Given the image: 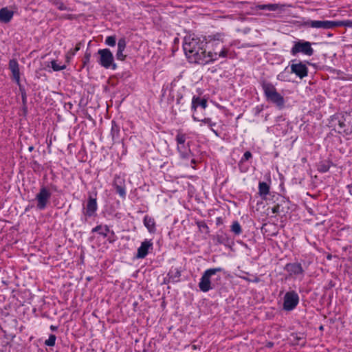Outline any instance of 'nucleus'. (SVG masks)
Segmentation results:
<instances>
[{
    "label": "nucleus",
    "instance_id": "obj_1",
    "mask_svg": "<svg viewBox=\"0 0 352 352\" xmlns=\"http://www.w3.org/2000/svg\"><path fill=\"white\" fill-rule=\"evenodd\" d=\"M206 43L197 37H185L183 49L190 62L206 65Z\"/></svg>",
    "mask_w": 352,
    "mask_h": 352
},
{
    "label": "nucleus",
    "instance_id": "obj_2",
    "mask_svg": "<svg viewBox=\"0 0 352 352\" xmlns=\"http://www.w3.org/2000/svg\"><path fill=\"white\" fill-rule=\"evenodd\" d=\"M262 88L267 101L275 104L279 108L284 106L285 100L283 97L277 92L275 87L270 82H263Z\"/></svg>",
    "mask_w": 352,
    "mask_h": 352
},
{
    "label": "nucleus",
    "instance_id": "obj_3",
    "mask_svg": "<svg viewBox=\"0 0 352 352\" xmlns=\"http://www.w3.org/2000/svg\"><path fill=\"white\" fill-rule=\"evenodd\" d=\"M212 49L208 52L206 51V64L217 60L219 58H226L228 54V50L222 43H210Z\"/></svg>",
    "mask_w": 352,
    "mask_h": 352
},
{
    "label": "nucleus",
    "instance_id": "obj_4",
    "mask_svg": "<svg viewBox=\"0 0 352 352\" xmlns=\"http://www.w3.org/2000/svg\"><path fill=\"white\" fill-rule=\"evenodd\" d=\"M221 267L210 268L204 272L200 282L199 283V287L203 292H207L214 287V285L211 282V277L216 275L217 272H221Z\"/></svg>",
    "mask_w": 352,
    "mask_h": 352
},
{
    "label": "nucleus",
    "instance_id": "obj_5",
    "mask_svg": "<svg viewBox=\"0 0 352 352\" xmlns=\"http://www.w3.org/2000/svg\"><path fill=\"white\" fill-rule=\"evenodd\" d=\"M98 54L100 56L98 63L106 69L111 68L116 69L117 68L116 64L114 63L113 54L109 49H101L98 51Z\"/></svg>",
    "mask_w": 352,
    "mask_h": 352
},
{
    "label": "nucleus",
    "instance_id": "obj_6",
    "mask_svg": "<svg viewBox=\"0 0 352 352\" xmlns=\"http://www.w3.org/2000/svg\"><path fill=\"white\" fill-rule=\"evenodd\" d=\"M338 129L340 133H344L346 135L352 133V115L345 113L338 119Z\"/></svg>",
    "mask_w": 352,
    "mask_h": 352
},
{
    "label": "nucleus",
    "instance_id": "obj_7",
    "mask_svg": "<svg viewBox=\"0 0 352 352\" xmlns=\"http://www.w3.org/2000/svg\"><path fill=\"white\" fill-rule=\"evenodd\" d=\"M299 302L298 294L294 291L288 292L284 296L283 309L286 311L293 310Z\"/></svg>",
    "mask_w": 352,
    "mask_h": 352
},
{
    "label": "nucleus",
    "instance_id": "obj_8",
    "mask_svg": "<svg viewBox=\"0 0 352 352\" xmlns=\"http://www.w3.org/2000/svg\"><path fill=\"white\" fill-rule=\"evenodd\" d=\"M299 52H302L307 56H311L314 54V50L311 47V43L308 41H298L295 43L291 50V53L294 56Z\"/></svg>",
    "mask_w": 352,
    "mask_h": 352
},
{
    "label": "nucleus",
    "instance_id": "obj_9",
    "mask_svg": "<svg viewBox=\"0 0 352 352\" xmlns=\"http://www.w3.org/2000/svg\"><path fill=\"white\" fill-rule=\"evenodd\" d=\"M51 197V192L45 187H42L39 192L36 195L37 201V208L39 210H43L46 208L47 204Z\"/></svg>",
    "mask_w": 352,
    "mask_h": 352
},
{
    "label": "nucleus",
    "instance_id": "obj_10",
    "mask_svg": "<svg viewBox=\"0 0 352 352\" xmlns=\"http://www.w3.org/2000/svg\"><path fill=\"white\" fill-rule=\"evenodd\" d=\"M306 25L313 28L329 30L336 27V21L311 20L306 22Z\"/></svg>",
    "mask_w": 352,
    "mask_h": 352
},
{
    "label": "nucleus",
    "instance_id": "obj_11",
    "mask_svg": "<svg viewBox=\"0 0 352 352\" xmlns=\"http://www.w3.org/2000/svg\"><path fill=\"white\" fill-rule=\"evenodd\" d=\"M291 72L295 74L300 79L306 77L308 74V68L306 65L302 62L298 63H292L290 66Z\"/></svg>",
    "mask_w": 352,
    "mask_h": 352
},
{
    "label": "nucleus",
    "instance_id": "obj_12",
    "mask_svg": "<svg viewBox=\"0 0 352 352\" xmlns=\"http://www.w3.org/2000/svg\"><path fill=\"white\" fill-rule=\"evenodd\" d=\"M113 186L120 196L124 198L126 196L124 179L120 176L116 175L113 179Z\"/></svg>",
    "mask_w": 352,
    "mask_h": 352
},
{
    "label": "nucleus",
    "instance_id": "obj_13",
    "mask_svg": "<svg viewBox=\"0 0 352 352\" xmlns=\"http://www.w3.org/2000/svg\"><path fill=\"white\" fill-rule=\"evenodd\" d=\"M153 243L151 241H144L142 243L138 249L136 257L138 258H144L148 254V250L152 248Z\"/></svg>",
    "mask_w": 352,
    "mask_h": 352
},
{
    "label": "nucleus",
    "instance_id": "obj_14",
    "mask_svg": "<svg viewBox=\"0 0 352 352\" xmlns=\"http://www.w3.org/2000/svg\"><path fill=\"white\" fill-rule=\"evenodd\" d=\"M117 45L118 49L116 54V58L120 60H124L126 55L123 54V52L124 51L126 46L125 38H122L119 39Z\"/></svg>",
    "mask_w": 352,
    "mask_h": 352
},
{
    "label": "nucleus",
    "instance_id": "obj_15",
    "mask_svg": "<svg viewBox=\"0 0 352 352\" xmlns=\"http://www.w3.org/2000/svg\"><path fill=\"white\" fill-rule=\"evenodd\" d=\"M9 69L12 73V76L14 79L17 82V83H19L20 81V72H19V64L16 60L12 59L9 62Z\"/></svg>",
    "mask_w": 352,
    "mask_h": 352
},
{
    "label": "nucleus",
    "instance_id": "obj_16",
    "mask_svg": "<svg viewBox=\"0 0 352 352\" xmlns=\"http://www.w3.org/2000/svg\"><path fill=\"white\" fill-rule=\"evenodd\" d=\"M285 270L289 273L290 275H297L303 273V270L300 263H288L285 266Z\"/></svg>",
    "mask_w": 352,
    "mask_h": 352
},
{
    "label": "nucleus",
    "instance_id": "obj_17",
    "mask_svg": "<svg viewBox=\"0 0 352 352\" xmlns=\"http://www.w3.org/2000/svg\"><path fill=\"white\" fill-rule=\"evenodd\" d=\"M289 339L292 345L303 346L305 344V336L302 333H293Z\"/></svg>",
    "mask_w": 352,
    "mask_h": 352
},
{
    "label": "nucleus",
    "instance_id": "obj_18",
    "mask_svg": "<svg viewBox=\"0 0 352 352\" xmlns=\"http://www.w3.org/2000/svg\"><path fill=\"white\" fill-rule=\"evenodd\" d=\"M13 15V11L8 10L7 8H3L0 10V21L7 23L10 21Z\"/></svg>",
    "mask_w": 352,
    "mask_h": 352
},
{
    "label": "nucleus",
    "instance_id": "obj_19",
    "mask_svg": "<svg viewBox=\"0 0 352 352\" xmlns=\"http://www.w3.org/2000/svg\"><path fill=\"white\" fill-rule=\"evenodd\" d=\"M96 199L89 197L87 204L86 215L91 217L97 210Z\"/></svg>",
    "mask_w": 352,
    "mask_h": 352
},
{
    "label": "nucleus",
    "instance_id": "obj_20",
    "mask_svg": "<svg viewBox=\"0 0 352 352\" xmlns=\"http://www.w3.org/2000/svg\"><path fill=\"white\" fill-rule=\"evenodd\" d=\"M269 192L270 186L266 182H260L258 184V194L262 199H265Z\"/></svg>",
    "mask_w": 352,
    "mask_h": 352
},
{
    "label": "nucleus",
    "instance_id": "obj_21",
    "mask_svg": "<svg viewBox=\"0 0 352 352\" xmlns=\"http://www.w3.org/2000/svg\"><path fill=\"white\" fill-rule=\"evenodd\" d=\"M144 224L150 232L155 231V222L153 218L146 215L144 218Z\"/></svg>",
    "mask_w": 352,
    "mask_h": 352
},
{
    "label": "nucleus",
    "instance_id": "obj_22",
    "mask_svg": "<svg viewBox=\"0 0 352 352\" xmlns=\"http://www.w3.org/2000/svg\"><path fill=\"white\" fill-rule=\"evenodd\" d=\"M197 106L201 107L203 109H206L207 107V101L205 99H200L199 98L193 97L192 100V109L195 111Z\"/></svg>",
    "mask_w": 352,
    "mask_h": 352
},
{
    "label": "nucleus",
    "instance_id": "obj_23",
    "mask_svg": "<svg viewBox=\"0 0 352 352\" xmlns=\"http://www.w3.org/2000/svg\"><path fill=\"white\" fill-rule=\"evenodd\" d=\"M177 150L183 158H188L190 155V149L184 144H177Z\"/></svg>",
    "mask_w": 352,
    "mask_h": 352
},
{
    "label": "nucleus",
    "instance_id": "obj_24",
    "mask_svg": "<svg viewBox=\"0 0 352 352\" xmlns=\"http://www.w3.org/2000/svg\"><path fill=\"white\" fill-rule=\"evenodd\" d=\"M120 126L116 123L115 121L111 122V135L113 140L119 138Z\"/></svg>",
    "mask_w": 352,
    "mask_h": 352
},
{
    "label": "nucleus",
    "instance_id": "obj_25",
    "mask_svg": "<svg viewBox=\"0 0 352 352\" xmlns=\"http://www.w3.org/2000/svg\"><path fill=\"white\" fill-rule=\"evenodd\" d=\"M256 7L259 10H267L270 11H276L280 8V6L278 4H276V3H269V4L258 5Z\"/></svg>",
    "mask_w": 352,
    "mask_h": 352
},
{
    "label": "nucleus",
    "instance_id": "obj_26",
    "mask_svg": "<svg viewBox=\"0 0 352 352\" xmlns=\"http://www.w3.org/2000/svg\"><path fill=\"white\" fill-rule=\"evenodd\" d=\"M93 232H98L100 234L103 236H107L108 232H109V228L107 226L102 227V226H98L92 229Z\"/></svg>",
    "mask_w": 352,
    "mask_h": 352
},
{
    "label": "nucleus",
    "instance_id": "obj_27",
    "mask_svg": "<svg viewBox=\"0 0 352 352\" xmlns=\"http://www.w3.org/2000/svg\"><path fill=\"white\" fill-rule=\"evenodd\" d=\"M210 39L208 41L209 44L210 43H223V34H217L212 36H209Z\"/></svg>",
    "mask_w": 352,
    "mask_h": 352
},
{
    "label": "nucleus",
    "instance_id": "obj_28",
    "mask_svg": "<svg viewBox=\"0 0 352 352\" xmlns=\"http://www.w3.org/2000/svg\"><path fill=\"white\" fill-rule=\"evenodd\" d=\"M231 231L236 235H239L242 232L241 227L238 221H234L231 226Z\"/></svg>",
    "mask_w": 352,
    "mask_h": 352
},
{
    "label": "nucleus",
    "instance_id": "obj_29",
    "mask_svg": "<svg viewBox=\"0 0 352 352\" xmlns=\"http://www.w3.org/2000/svg\"><path fill=\"white\" fill-rule=\"evenodd\" d=\"M50 64H51V66H52V68L53 69V70L56 71V72L60 71V70H63L66 68L65 65H60L58 64L56 60H52L47 65V66L49 67Z\"/></svg>",
    "mask_w": 352,
    "mask_h": 352
},
{
    "label": "nucleus",
    "instance_id": "obj_30",
    "mask_svg": "<svg viewBox=\"0 0 352 352\" xmlns=\"http://www.w3.org/2000/svg\"><path fill=\"white\" fill-rule=\"evenodd\" d=\"M105 44L109 45V46H111V47H113L116 45V38L115 36H107L105 39Z\"/></svg>",
    "mask_w": 352,
    "mask_h": 352
},
{
    "label": "nucleus",
    "instance_id": "obj_31",
    "mask_svg": "<svg viewBox=\"0 0 352 352\" xmlns=\"http://www.w3.org/2000/svg\"><path fill=\"white\" fill-rule=\"evenodd\" d=\"M341 26L352 28V21L345 20V21H336V27H341Z\"/></svg>",
    "mask_w": 352,
    "mask_h": 352
},
{
    "label": "nucleus",
    "instance_id": "obj_32",
    "mask_svg": "<svg viewBox=\"0 0 352 352\" xmlns=\"http://www.w3.org/2000/svg\"><path fill=\"white\" fill-rule=\"evenodd\" d=\"M330 165L329 163H320L318 166V171L321 173H326L329 170Z\"/></svg>",
    "mask_w": 352,
    "mask_h": 352
},
{
    "label": "nucleus",
    "instance_id": "obj_33",
    "mask_svg": "<svg viewBox=\"0 0 352 352\" xmlns=\"http://www.w3.org/2000/svg\"><path fill=\"white\" fill-rule=\"evenodd\" d=\"M176 141L177 144H184L186 142V135L182 133H178L176 136Z\"/></svg>",
    "mask_w": 352,
    "mask_h": 352
},
{
    "label": "nucleus",
    "instance_id": "obj_34",
    "mask_svg": "<svg viewBox=\"0 0 352 352\" xmlns=\"http://www.w3.org/2000/svg\"><path fill=\"white\" fill-rule=\"evenodd\" d=\"M56 337L55 335H50L49 338L45 340V344L48 346H53L55 344Z\"/></svg>",
    "mask_w": 352,
    "mask_h": 352
},
{
    "label": "nucleus",
    "instance_id": "obj_35",
    "mask_svg": "<svg viewBox=\"0 0 352 352\" xmlns=\"http://www.w3.org/2000/svg\"><path fill=\"white\" fill-rule=\"evenodd\" d=\"M91 58V52L88 50L86 51L84 58H83V66H86L90 61Z\"/></svg>",
    "mask_w": 352,
    "mask_h": 352
},
{
    "label": "nucleus",
    "instance_id": "obj_36",
    "mask_svg": "<svg viewBox=\"0 0 352 352\" xmlns=\"http://www.w3.org/2000/svg\"><path fill=\"white\" fill-rule=\"evenodd\" d=\"M192 118L195 121H201L204 123L208 124L209 126H212L215 125L214 123H212L210 118H204L203 120H198L195 116H192Z\"/></svg>",
    "mask_w": 352,
    "mask_h": 352
},
{
    "label": "nucleus",
    "instance_id": "obj_37",
    "mask_svg": "<svg viewBox=\"0 0 352 352\" xmlns=\"http://www.w3.org/2000/svg\"><path fill=\"white\" fill-rule=\"evenodd\" d=\"M168 275L170 276V278L175 279V278H178L181 276V274L179 270L175 269L174 271L171 270L168 273Z\"/></svg>",
    "mask_w": 352,
    "mask_h": 352
},
{
    "label": "nucleus",
    "instance_id": "obj_38",
    "mask_svg": "<svg viewBox=\"0 0 352 352\" xmlns=\"http://www.w3.org/2000/svg\"><path fill=\"white\" fill-rule=\"evenodd\" d=\"M252 153L250 151H246L243 157L241 159L239 164H242L245 161L249 160L252 157Z\"/></svg>",
    "mask_w": 352,
    "mask_h": 352
},
{
    "label": "nucleus",
    "instance_id": "obj_39",
    "mask_svg": "<svg viewBox=\"0 0 352 352\" xmlns=\"http://www.w3.org/2000/svg\"><path fill=\"white\" fill-rule=\"evenodd\" d=\"M80 45H81V43H77L76 47L72 50H71L70 52H68V54H70L71 56H74L75 54L78 51L80 50Z\"/></svg>",
    "mask_w": 352,
    "mask_h": 352
},
{
    "label": "nucleus",
    "instance_id": "obj_40",
    "mask_svg": "<svg viewBox=\"0 0 352 352\" xmlns=\"http://www.w3.org/2000/svg\"><path fill=\"white\" fill-rule=\"evenodd\" d=\"M279 208H280V206H279V205H278V204H277V205L274 206L272 208V212H273L274 214L278 213V212H279Z\"/></svg>",
    "mask_w": 352,
    "mask_h": 352
},
{
    "label": "nucleus",
    "instance_id": "obj_41",
    "mask_svg": "<svg viewBox=\"0 0 352 352\" xmlns=\"http://www.w3.org/2000/svg\"><path fill=\"white\" fill-rule=\"evenodd\" d=\"M349 191L352 195V184L348 186Z\"/></svg>",
    "mask_w": 352,
    "mask_h": 352
},
{
    "label": "nucleus",
    "instance_id": "obj_42",
    "mask_svg": "<svg viewBox=\"0 0 352 352\" xmlns=\"http://www.w3.org/2000/svg\"><path fill=\"white\" fill-rule=\"evenodd\" d=\"M50 328H51L52 330H56L57 329L56 327H54V326H51Z\"/></svg>",
    "mask_w": 352,
    "mask_h": 352
},
{
    "label": "nucleus",
    "instance_id": "obj_43",
    "mask_svg": "<svg viewBox=\"0 0 352 352\" xmlns=\"http://www.w3.org/2000/svg\"><path fill=\"white\" fill-rule=\"evenodd\" d=\"M28 149H29L30 151H32L34 149V147L33 146H30Z\"/></svg>",
    "mask_w": 352,
    "mask_h": 352
},
{
    "label": "nucleus",
    "instance_id": "obj_44",
    "mask_svg": "<svg viewBox=\"0 0 352 352\" xmlns=\"http://www.w3.org/2000/svg\"><path fill=\"white\" fill-rule=\"evenodd\" d=\"M327 258H328V259H331V255H328V256H327Z\"/></svg>",
    "mask_w": 352,
    "mask_h": 352
},
{
    "label": "nucleus",
    "instance_id": "obj_45",
    "mask_svg": "<svg viewBox=\"0 0 352 352\" xmlns=\"http://www.w3.org/2000/svg\"><path fill=\"white\" fill-rule=\"evenodd\" d=\"M59 8H60V10H64V8H63V6H60V7H59Z\"/></svg>",
    "mask_w": 352,
    "mask_h": 352
},
{
    "label": "nucleus",
    "instance_id": "obj_46",
    "mask_svg": "<svg viewBox=\"0 0 352 352\" xmlns=\"http://www.w3.org/2000/svg\"><path fill=\"white\" fill-rule=\"evenodd\" d=\"M212 131H213L216 135H217V131H216L215 130L212 129Z\"/></svg>",
    "mask_w": 352,
    "mask_h": 352
},
{
    "label": "nucleus",
    "instance_id": "obj_47",
    "mask_svg": "<svg viewBox=\"0 0 352 352\" xmlns=\"http://www.w3.org/2000/svg\"><path fill=\"white\" fill-rule=\"evenodd\" d=\"M204 227L206 228H208V226L206 224L204 225Z\"/></svg>",
    "mask_w": 352,
    "mask_h": 352
},
{
    "label": "nucleus",
    "instance_id": "obj_48",
    "mask_svg": "<svg viewBox=\"0 0 352 352\" xmlns=\"http://www.w3.org/2000/svg\"><path fill=\"white\" fill-rule=\"evenodd\" d=\"M217 279H221V277L219 276H218Z\"/></svg>",
    "mask_w": 352,
    "mask_h": 352
}]
</instances>
